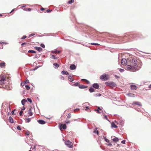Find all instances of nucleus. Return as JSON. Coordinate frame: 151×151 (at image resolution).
<instances>
[{
    "instance_id": "nucleus-1",
    "label": "nucleus",
    "mask_w": 151,
    "mask_h": 151,
    "mask_svg": "<svg viewBox=\"0 0 151 151\" xmlns=\"http://www.w3.org/2000/svg\"><path fill=\"white\" fill-rule=\"evenodd\" d=\"M8 79V78L4 75L1 74L0 75V88H5Z\"/></svg>"
},
{
    "instance_id": "nucleus-2",
    "label": "nucleus",
    "mask_w": 151,
    "mask_h": 151,
    "mask_svg": "<svg viewBox=\"0 0 151 151\" xmlns=\"http://www.w3.org/2000/svg\"><path fill=\"white\" fill-rule=\"evenodd\" d=\"M129 61L131 63V64L134 65V66L136 65H137V66H138L142 65V63L141 61L139 60L138 61L135 58L133 59L132 60H130Z\"/></svg>"
},
{
    "instance_id": "nucleus-3",
    "label": "nucleus",
    "mask_w": 151,
    "mask_h": 151,
    "mask_svg": "<svg viewBox=\"0 0 151 151\" xmlns=\"http://www.w3.org/2000/svg\"><path fill=\"white\" fill-rule=\"evenodd\" d=\"M105 84L107 86H109L114 87L116 86V84L113 82H105Z\"/></svg>"
},
{
    "instance_id": "nucleus-4",
    "label": "nucleus",
    "mask_w": 151,
    "mask_h": 151,
    "mask_svg": "<svg viewBox=\"0 0 151 151\" xmlns=\"http://www.w3.org/2000/svg\"><path fill=\"white\" fill-rule=\"evenodd\" d=\"M65 144L69 148H73V145L72 142L70 141L69 140H66L65 142Z\"/></svg>"
},
{
    "instance_id": "nucleus-5",
    "label": "nucleus",
    "mask_w": 151,
    "mask_h": 151,
    "mask_svg": "<svg viewBox=\"0 0 151 151\" xmlns=\"http://www.w3.org/2000/svg\"><path fill=\"white\" fill-rule=\"evenodd\" d=\"M100 79L103 81L107 80L109 78V76L108 75L103 74L100 77Z\"/></svg>"
},
{
    "instance_id": "nucleus-6",
    "label": "nucleus",
    "mask_w": 151,
    "mask_h": 151,
    "mask_svg": "<svg viewBox=\"0 0 151 151\" xmlns=\"http://www.w3.org/2000/svg\"><path fill=\"white\" fill-rule=\"evenodd\" d=\"M121 63L122 65L126 66V65H127V62L126 59L123 58L121 60Z\"/></svg>"
},
{
    "instance_id": "nucleus-7",
    "label": "nucleus",
    "mask_w": 151,
    "mask_h": 151,
    "mask_svg": "<svg viewBox=\"0 0 151 151\" xmlns=\"http://www.w3.org/2000/svg\"><path fill=\"white\" fill-rule=\"evenodd\" d=\"M111 139L114 142H116L118 141L119 140L118 138L114 136H112L111 137Z\"/></svg>"
},
{
    "instance_id": "nucleus-8",
    "label": "nucleus",
    "mask_w": 151,
    "mask_h": 151,
    "mask_svg": "<svg viewBox=\"0 0 151 151\" xmlns=\"http://www.w3.org/2000/svg\"><path fill=\"white\" fill-rule=\"evenodd\" d=\"M62 128L63 129H66L67 126L65 124H60V129H61Z\"/></svg>"
},
{
    "instance_id": "nucleus-9",
    "label": "nucleus",
    "mask_w": 151,
    "mask_h": 151,
    "mask_svg": "<svg viewBox=\"0 0 151 151\" xmlns=\"http://www.w3.org/2000/svg\"><path fill=\"white\" fill-rule=\"evenodd\" d=\"M93 87L96 89H98L99 86L98 83H95L93 84Z\"/></svg>"
},
{
    "instance_id": "nucleus-10",
    "label": "nucleus",
    "mask_w": 151,
    "mask_h": 151,
    "mask_svg": "<svg viewBox=\"0 0 151 151\" xmlns=\"http://www.w3.org/2000/svg\"><path fill=\"white\" fill-rule=\"evenodd\" d=\"M135 104L137 105L138 106H142V105L141 104V103L138 101H135V102H134L132 104Z\"/></svg>"
},
{
    "instance_id": "nucleus-11",
    "label": "nucleus",
    "mask_w": 151,
    "mask_h": 151,
    "mask_svg": "<svg viewBox=\"0 0 151 151\" xmlns=\"http://www.w3.org/2000/svg\"><path fill=\"white\" fill-rule=\"evenodd\" d=\"M28 114L29 116H31L32 115V107H30L29 110Z\"/></svg>"
},
{
    "instance_id": "nucleus-12",
    "label": "nucleus",
    "mask_w": 151,
    "mask_h": 151,
    "mask_svg": "<svg viewBox=\"0 0 151 151\" xmlns=\"http://www.w3.org/2000/svg\"><path fill=\"white\" fill-rule=\"evenodd\" d=\"M37 122L39 124H43L45 123V122L42 120H39L37 121Z\"/></svg>"
},
{
    "instance_id": "nucleus-13",
    "label": "nucleus",
    "mask_w": 151,
    "mask_h": 151,
    "mask_svg": "<svg viewBox=\"0 0 151 151\" xmlns=\"http://www.w3.org/2000/svg\"><path fill=\"white\" fill-rule=\"evenodd\" d=\"M132 67V71H135L138 70L137 68V67Z\"/></svg>"
},
{
    "instance_id": "nucleus-14",
    "label": "nucleus",
    "mask_w": 151,
    "mask_h": 151,
    "mask_svg": "<svg viewBox=\"0 0 151 151\" xmlns=\"http://www.w3.org/2000/svg\"><path fill=\"white\" fill-rule=\"evenodd\" d=\"M130 87L132 90H136L137 88V86L134 85H132L130 86Z\"/></svg>"
},
{
    "instance_id": "nucleus-15",
    "label": "nucleus",
    "mask_w": 151,
    "mask_h": 151,
    "mask_svg": "<svg viewBox=\"0 0 151 151\" xmlns=\"http://www.w3.org/2000/svg\"><path fill=\"white\" fill-rule=\"evenodd\" d=\"M34 48L36 50H38L39 52L41 51L42 50V49L40 47H34Z\"/></svg>"
},
{
    "instance_id": "nucleus-16",
    "label": "nucleus",
    "mask_w": 151,
    "mask_h": 151,
    "mask_svg": "<svg viewBox=\"0 0 151 151\" xmlns=\"http://www.w3.org/2000/svg\"><path fill=\"white\" fill-rule=\"evenodd\" d=\"M87 87V86L84 85H80L79 86V88L81 89L86 88Z\"/></svg>"
},
{
    "instance_id": "nucleus-17",
    "label": "nucleus",
    "mask_w": 151,
    "mask_h": 151,
    "mask_svg": "<svg viewBox=\"0 0 151 151\" xmlns=\"http://www.w3.org/2000/svg\"><path fill=\"white\" fill-rule=\"evenodd\" d=\"M61 73L63 75H68L69 74V73L67 71H62Z\"/></svg>"
},
{
    "instance_id": "nucleus-18",
    "label": "nucleus",
    "mask_w": 151,
    "mask_h": 151,
    "mask_svg": "<svg viewBox=\"0 0 151 151\" xmlns=\"http://www.w3.org/2000/svg\"><path fill=\"white\" fill-rule=\"evenodd\" d=\"M60 52V51L59 50H56L55 51H53L52 53L53 54H55L56 53L59 54Z\"/></svg>"
},
{
    "instance_id": "nucleus-19",
    "label": "nucleus",
    "mask_w": 151,
    "mask_h": 151,
    "mask_svg": "<svg viewBox=\"0 0 151 151\" xmlns=\"http://www.w3.org/2000/svg\"><path fill=\"white\" fill-rule=\"evenodd\" d=\"M111 127L113 128H117L118 127L115 125V123L114 122H112L111 124Z\"/></svg>"
},
{
    "instance_id": "nucleus-20",
    "label": "nucleus",
    "mask_w": 151,
    "mask_h": 151,
    "mask_svg": "<svg viewBox=\"0 0 151 151\" xmlns=\"http://www.w3.org/2000/svg\"><path fill=\"white\" fill-rule=\"evenodd\" d=\"M68 79H69V80L70 81V82H72V81H73V78H72V77L71 76H68Z\"/></svg>"
},
{
    "instance_id": "nucleus-21",
    "label": "nucleus",
    "mask_w": 151,
    "mask_h": 151,
    "mask_svg": "<svg viewBox=\"0 0 151 151\" xmlns=\"http://www.w3.org/2000/svg\"><path fill=\"white\" fill-rule=\"evenodd\" d=\"M132 67H127L125 68V69L126 70H129L130 71H132Z\"/></svg>"
},
{
    "instance_id": "nucleus-22",
    "label": "nucleus",
    "mask_w": 151,
    "mask_h": 151,
    "mask_svg": "<svg viewBox=\"0 0 151 151\" xmlns=\"http://www.w3.org/2000/svg\"><path fill=\"white\" fill-rule=\"evenodd\" d=\"M26 102L27 101L25 99H23L21 101L22 104L23 105H24Z\"/></svg>"
},
{
    "instance_id": "nucleus-23",
    "label": "nucleus",
    "mask_w": 151,
    "mask_h": 151,
    "mask_svg": "<svg viewBox=\"0 0 151 151\" xmlns=\"http://www.w3.org/2000/svg\"><path fill=\"white\" fill-rule=\"evenodd\" d=\"M9 122L11 123H13L14 122V120L13 118L11 116H10L9 119Z\"/></svg>"
},
{
    "instance_id": "nucleus-24",
    "label": "nucleus",
    "mask_w": 151,
    "mask_h": 151,
    "mask_svg": "<svg viewBox=\"0 0 151 151\" xmlns=\"http://www.w3.org/2000/svg\"><path fill=\"white\" fill-rule=\"evenodd\" d=\"M23 9L24 10H25V11H30L32 9H31L29 8H24V9Z\"/></svg>"
},
{
    "instance_id": "nucleus-25",
    "label": "nucleus",
    "mask_w": 151,
    "mask_h": 151,
    "mask_svg": "<svg viewBox=\"0 0 151 151\" xmlns=\"http://www.w3.org/2000/svg\"><path fill=\"white\" fill-rule=\"evenodd\" d=\"M89 91L91 92H93L94 91V90L93 88L91 87L89 89Z\"/></svg>"
},
{
    "instance_id": "nucleus-26",
    "label": "nucleus",
    "mask_w": 151,
    "mask_h": 151,
    "mask_svg": "<svg viewBox=\"0 0 151 151\" xmlns=\"http://www.w3.org/2000/svg\"><path fill=\"white\" fill-rule=\"evenodd\" d=\"M25 121L26 122L28 123L30 121L31 119L30 118H26L25 119Z\"/></svg>"
},
{
    "instance_id": "nucleus-27",
    "label": "nucleus",
    "mask_w": 151,
    "mask_h": 151,
    "mask_svg": "<svg viewBox=\"0 0 151 151\" xmlns=\"http://www.w3.org/2000/svg\"><path fill=\"white\" fill-rule=\"evenodd\" d=\"M28 52L33 53H35L36 52L35 51L33 50H29V51H28Z\"/></svg>"
},
{
    "instance_id": "nucleus-28",
    "label": "nucleus",
    "mask_w": 151,
    "mask_h": 151,
    "mask_svg": "<svg viewBox=\"0 0 151 151\" xmlns=\"http://www.w3.org/2000/svg\"><path fill=\"white\" fill-rule=\"evenodd\" d=\"M73 86H78L79 87V86H80V84L78 82H77L73 84Z\"/></svg>"
},
{
    "instance_id": "nucleus-29",
    "label": "nucleus",
    "mask_w": 151,
    "mask_h": 151,
    "mask_svg": "<svg viewBox=\"0 0 151 151\" xmlns=\"http://www.w3.org/2000/svg\"><path fill=\"white\" fill-rule=\"evenodd\" d=\"M25 88L27 90H29L30 88V87L28 85H25Z\"/></svg>"
},
{
    "instance_id": "nucleus-30",
    "label": "nucleus",
    "mask_w": 151,
    "mask_h": 151,
    "mask_svg": "<svg viewBox=\"0 0 151 151\" xmlns=\"http://www.w3.org/2000/svg\"><path fill=\"white\" fill-rule=\"evenodd\" d=\"M30 132L29 131H26L25 132V134L27 135H29Z\"/></svg>"
},
{
    "instance_id": "nucleus-31",
    "label": "nucleus",
    "mask_w": 151,
    "mask_h": 151,
    "mask_svg": "<svg viewBox=\"0 0 151 151\" xmlns=\"http://www.w3.org/2000/svg\"><path fill=\"white\" fill-rule=\"evenodd\" d=\"M5 65V63H1L0 64V66H4Z\"/></svg>"
},
{
    "instance_id": "nucleus-32",
    "label": "nucleus",
    "mask_w": 151,
    "mask_h": 151,
    "mask_svg": "<svg viewBox=\"0 0 151 151\" xmlns=\"http://www.w3.org/2000/svg\"><path fill=\"white\" fill-rule=\"evenodd\" d=\"M93 132L94 133H96L98 135L99 134V131L98 130H95L93 131Z\"/></svg>"
},
{
    "instance_id": "nucleus-33",
    "label": "nucleus",
    "mask_w": 151,
    "mask_h": 151,
    "mask_svg": "<svg viewBox=\"0 0 151 151\" xmlns=\"http://www.w3.org/2000/svg\"><path fill=\"white\" fill-rule=\"evenodd\" d=\"M128 95L129 96H130V97H133V96H134V94H132V93H129L128 94Z\"/></svg>"
},
{
    "instance_id": "nucleus-34",
    "label": "nucleus",
    "mask_w": 151,
    "mask_h": 151,
    "mask_svg": "<svg viewBox=\"0 0 151 151\" xmlns=\"http://www.w3.org/2000/svg\"><path fill=\"white\" fill-rule=\"evenodd\" d=\"M71 117V114H69L68 116L67 117V119H68L70 118Z\"/></svg>"
},
{
    "instance_id": "nucleus-35",
    "label": "nucleus",
    "mask_w": 151,
    "mask_h": 151,
    "mask_svg": "<svg viewBox=\"0 0 151 151\" xmlns=\"http://www.w3.org/2000/svg\"><path fill=\"white\" fill-rule=\"evenodd\" d=\"M51 58H53V59H54L57 58L56 57H55V56L54 55H52V57H51Z\"/></svg>"
},
{
    "instance_id": "nucleus-36",
    "label": "nucleus",
    "mask_w": 151,
    "mask_h": 151,
    "mask_svg": "<svg viewBox=\"0 0 151 151\" xmlns=\"http://www.w3.org/2000/svg\"><path fill=\"white\" fill-rule=\"evenodd\" d=\"M81 81H85L86 82H87L88 83L89 82V81L88 80H87L85 79H82Z\"/></svg>"
},
{
    "instance_id": "nucleus-37",
    "label": "nucleus",
    "mask_w": 151,
    "mask_h": 151,
    "mask_svg": "<svg viewBox=\"0 0 151 151\" xmlns=\"http://www.w3.org/2000/svg\"><path fill=\"white\" fill-rule=\"evenodd\" d=\"M74 0H71L70 1H68V3L70 4H71L73 2H74Z\"/></svg>"
},
{
    "instance_id": "nucleus-38",
    "label": "nucleus",
    "mask_w": 151,
    "mask_h": 151,
    "mask_svg": "<svg viewBox=\"0 0 151 151\" xmlns=\"http://www.w3.org/2000/svg\"><path fill=\"white\" fill-rule=\"evenodd\" d=\"M27 100L30 103H31L32 102V101L30 99L28 98L27 99Z\"/></svg>"
},
{
    "instance_id": "nucleus-39",
    "label": "nucleus",
    "mask_w": 151,
    "mask_h": 151,
    "mask_svg": "<svg viewBox=\"0 0 151 151\" xmlns=\"http://www.w3.org/2000/svg\"><path fill=\"white\" fill-rule=\"evenodd\" d=\"M91 44L92 45H100L98 43H91Z\"/></svg>"
},
{
    "instance_id": "nucleus-40",
    "label": "nucleus",
    "mask_w": 151,
    "mask_h": 151,
    "mask_svg": "<svg viewBox=\"0 0 151 151\" xmlns=\"http://www.w3.org/2000/svg\"><path fill=\"white\" fill-rule=\"evenodd\" d=\"M76 67H70V68L71 70H74L76 68Z\"/></svg>"
},
{
    "instance_id": "nucleus-41",
    "label": "nucleus",
    "mask_w": 151,
    "mask_h": 151,
    "mask_svg": "<svg viewBox=\"0 0 151 151\" xmlns=\"http://www.w3.org/2000/svg\"><path fill=\"white\" fill-rule=\"evenodd\" d=\"M104 139H105V141H106V142H109V140L108 139H106V137H105Z\"/></svg>"
},
{
    "instance_id": "nucleus-42",
    "label": "nucleus",
    "mask_w": 151,
    "mask_h": 151,
    "mask_svg": "<svg viewBox=\"0 0 151 151\" xmlns=\"http://www.w3.org/2000/svg\"><path fill=\"white\" fill-rule=\"evenodd\" d=\"M53 65H54L55 66H59V65L58 64V63H54L53 64Z\"/></svg>"
},
{
    "instance_id": "nucleus-43",
    "label": "nucleus",
    "mask_w": 151,
    "mask_h": 151,
    "mask_svg": "<svg viewBox=\"0 0 151 151\" xmlns=\"http://www.w3.org/2000/svg\"><path fill=\"white\" fill-rule=\"evenodd\" d=\"M35 34L34 33H32V34H30V35H29V37H30L32 36H33L34 35H35Z\"/></svg>"
},
{
    "instance_id": "nucleus-44",
    "label": "nucleus",
    "mask_w": 151,
    "mask_h": 151,
    "mask_svg": "<svg viewBox=\"0 0 151 151\" xmlns=\"http://www.w3.org/2000/svg\"><path fill=\"white\" fill-rule=\"evenodd\" d=\"M95 110L99 114L100 113V112L99 110V109H95Z\"/></svg>"
},
{
    "instance_id": "nucleus-45",
    "label": "nucleus",
    "mask_w": 151,
    "mask_h": 151,
    "mask_svg": "<svg viewBox=\"0 0 151 151\" xmlns=\"http://www.w3.org/2000/svg\"><path fill=\"white\" fill-rule=\"evenodd\" d=\"M17 129L19 130H21V128L19 126H18L17 127Z\"/></svg>"
},
{
    "instance_id": "nucleus-46",
    "label": "nucleus",
    "mask_w": 151,
    "mask_h": 151,
    "mask_svg": "<svg viewBox=\"0 0 151 151\" xmlns=\"http://www.w3.org/2000/svg\"><path fill=\"white\" fill-rule=\"evenodd\" d=\"M27 37V36L26 35H24L23 36L22 38H21L22 39H23L26 38Z\"/></svg>"
},
{
    "instance_id": "nucleus-47",
    "label": "nucleus",
    "mask_w": 151,
    "mask_h": 151,
    "mask_svg": "<svg viewBox=\"0 0 151 151\" xmlns=\"http://www.w3.org/2000/svg\"><path fill=\"white\" fill-rule=\"evenodd\" d=\"M52 11V10L47 9V10L46 12H47L48 13H49L50 12H51Z\"/></svg>"
},
{
    "instance_id": "nucleus-48",
    "label": "nucleus",
    "mask_w": 151,
    "mask_h": 151,
    "mask_svg": "<svg viewBox=\"0 0 151 151\" xmlns=\"http://www.w3.org/2000/svg\"><path fill=\"white\" fill-rule=\"evenodd\" d=\"M124 70L123 69H119V71L121 72H124Z\"/></svg>"
},
{
    "instance_id": "nucleus-49",
    "label": "nucleus",
    "mask_w": 151,
    "mask_h": 151,
    "mask_svg": "<svg viewBox=\"0 0 151 151\" xmlns=\"http://www.w3.org/2000/svg\"><path fill=\"white\" fill-rule=\"evenodd\" d=\"M65 122L66 124H68L70 123V121L67 119L65 121Z\"/></svg>"
},
{
    "instance_id": "nucleus-50",
    "label": "nucleus",
    "mask_w": 151,
    "mask_h": 151,
    "mask_svg": "<svg viewBox=\"0 0 151 151\" xmlns=\"http://www.w3.org/2000/svg\"><path fill=\"white\" fill-rule=\"evenodd\" d=\"M121 143L123 144H125V140H123L122 141Z\"/></svg>"
},
{
    "instance_id": "nucleus-51",
    "label": "nucleus",
    "mask_w": 151,
    "mask_h": 151,
    "mask_svg": "<svg viewBox=\"0 0 151 151\" xmlns=\"http://www.w3.org/2000/svg\"><path fill=\"white\" fill-rule=\"evenodd\" d=\"M23 111H21L19 113L20 115V116L22 115L23 113Z\"/></svg>"
},
{
    "instance_id": "nucleus-52",
    "label": "nucleus",
    "mask_w": 151,
    "mask_h": 151,
    "mask_svg": "<svg viewBox=\"0 0 151 151\" xmlns=\"http://www.w3.org/2000/svg\"><path fill=\"white\" fill-rule=\"evenodd\" d=\"M96 96H100L101 94L99 93H97L96 94Z\"/></svg>"
},
{
    "instance_id": "nucleus-53",
    "label": "nucleus",
    "mask_w": 151,
    "mask_h": 151,
    "mask_svg": "<svg viewBox=\"0 0 151 151\" xmlns=\"http://www.w3.org/2000/svg\"><path fill=\"white\" fill-rule=\"evenodd\" d=\"M40 46L43 48H44L45 47V45L43 44H41Z\"/></svg>"
},
{
    "instance_id": "nucleus-54",
    "label": "nucleus",
    "mask_w": 151,
    "mask_h": 151,
    "mask_svg": "<svg viewBox=\"0 0 151 151\" xmlns=\"http://www.w3.org/2000/svg\"><path fill=\"white\" fill-rule=\"evenodd\" d=\"M25 81L26 83H29V81L27 79Z\"/></svg>"
},
{
    "instance_id": "nucleus-55",
    "label": "nucleus",
    "mask_w": 151,
    "mask_h": 151,
    "mask_svg": "<svg viewBox=\"0 0 151 151\" xmlns=\"http://www.w3.org/2000/svg\"><path fill=\"white\" fill-rule=\"evenodd\" d=\"M15 111V109H14V110H13L12 111V114H14V112Z\"/></svg>"
},
{
    "instance_id": "nucleus-56",
    "label": "nucleus",
    "mask_w": 151,
    "mask_h": 151,
    "mask_svg": "<svg viewBox=\"0 0 151 151\" xmlns=\"http://www.w3.org/2000/svg\"><path fill=\"white\" fill-rule=\"evenodd\" d=\"M38 67H37V68H35V69H31V70H36L38 68Z\"/></svg>"
},
{
    "instance_id": "nucleus-57",
    "label": "nucleus",
    "mask_w": 151,
    "mask_h": 151,
    "mask_svg": "<svg viewBox=\"0 0 151 151\" xmlns=\"http://www.w3.org/2000/svg\"><path fill=\"white\" fill-rule=\"evenodd\" d=\"M60 79H61L63 80L64 79V77H63L62 76H61L60 77Z\"/></svg>"
},
{
    "instance_id": "nucleus-58",
    "label": "nucleus",
    "mask_w": 151,
    "mask_h": 151,
    "mask_svg": "<svg viewBox=\"0 0 151 151\" xmlns=\"http://www.w3.org/2000/svg\"><path fill=\"white\" fill-rule=\"evenodd\" d=\"M104 117L105 119H106L107 120V116L106 115H104Z\"/></svg>"
},
{
    "instance_id": "nucleus-59",
    "label": "nucleus",
    "mask_w": 151,
    "mask_h": 151,
    "mask_svg": "<svg viewBox=\"0 0 151 151\" xmlns=\"http://www.w3.org/2000/svg\"><path fill=\"white\" fill-rule=\"evenodd\" d=\"M114 76L117 78H119V77L117 76L116 75H115Z\"/></svg>"
},
{
    "instance_id": "nucleus-60",
    "label": "nucleus",
    "mask_w": 151,
    "mask_h": 151,
    "mask_svg": "<svg viewBox=\"0 0 151 151\" xmlns=\"http://www.w3.org/2000/svg\"><path fill=\"white\" fill-rule=\"evenodd\" d=\"M26 43L25 42L21 44L22 45H26Z\"/></svg>"
},
{
    "instance_id": "nucleus-61",
    "label": "nucleus",
    "mask_w": 151,
    "mask_h": 151,
    "mask_svg": "<svg viewBox=\"0 0 151 151\" xmlns=\"http://www.w3.org/2000/svg\"><path fill=\"white\" fill-rule=\"evenodd\" d=\"M44 9L42 7L41 9H40V10H41V11H42L43 10H44V9Z\"/></svg>"
},
{
    "instance_id": "nucleus-62",
    "label": "nucleus",
    "mask_w": 151,
    "mask_h": 151,
    "mask_svg": "<svg viewBox=\"0 0 151 151\" xmlns=\"http://www.w3.org/2000/svg\"><path fill=\"white\" fill-rule=\"evenodd\" d=\"M98 109H99V110H101V109L99 107H98Z\"/></svg>"
},
{
    "instance_id": "nucleus-63",
    "label": "nucleus",
    "mask_w": 151,
    "mask_h": 151,
    "mask_svg": "<svg viewBox=\"0 0 151 151\" xmlns=\"http://www.w3.org/2000/svg\"><path fill=\"white\" fill-rule=\"evenodd\" d=\"M149 88H150L151 89V84H150L149 86Z\"/></svg>"
},
{
    "instance_id": "nucleus-64",
    "label": "nucleus",
    "mask_w": 151,
    "mask_h": 151,
    "mask_svg": "<svg viewBox=\"0 0 151 151\" xmlns=\"http://www.w3.org/2000/svg\"><path fill=\"white\" fill-rule=\"evenodd\" d=\"M108 145H109V146H112V144H111V143H109V144H108Z\"/></svg>"
}]
</instances>
